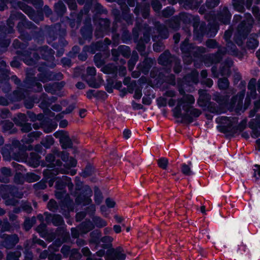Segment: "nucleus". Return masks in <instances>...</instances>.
Here are the masks:
<instances>
[{
	"label": "nucleus",
	"mask_w": 260,
	"mask_h": 260,
	"mask_svg": "<svg viewBox=\"0 0 260 260\" xmlns=\"http://www.w3.org/2000/svg\"><path fill=\"white\" fill-rule=\"evenodd\" d=\"M32 90L35 91L39 92L42 90V84L37 81L35 79L30 80L27 78L22 85L18 87V89L13 92L14 99L15 101H20L24 99V105L27 109H31L33 107L34 103H38L41 102V105L42 107H47L52 103L56 101L55 97L51 99L47 98V95L43 93L40 99L34 96L26 98L24 92L27 93L25 90Z\"/></svg>",
	"instance_id": "1"
},
{
	"label": "nucleus",
	"mask_w": 260,
	"mask_h": 260,
	"mask_svg": "<svg viewBox=\"0 0 260 260\" xmlns=\"http://www.w3.org/2000/svg\"><path fill=\"white\" fill-rule=\"evenodd\" d=\"M179 92L182 97L177 100V105L172 110L173 116L175 118H182L187 123H191L194 119L198 117L201 114V111L194 108L192 105L195 102V99L193 95L185 94L182 89H179Z\"/></svg>",
	"instance_id": "2"
},
{
	"label": "nucleus",
	"mask_w": 260,
	"mask_h": 260,
	"mask_svg": "<svg viewBox=\"0 0 260 260\" xmlns=\"http://www.w3.org/2000/svg\"><path fill=\"white\" fill-rule=\"evenodd\" d=\"M232 36V31L228 30L225 31L224 38L226 42V47L220 48L216 54H212L206 56L205 63L207 66H210L212 63H216L220 61L222 58V55L228 53L234 56H238L239 52L235 45L232 42H229Z\"/></svg>",
	"instance_id": "3"
},
{
	"label": "nucleus",
	"mask_w": 260,
	"mask_h": 260,
	"mask_svg": "<svg viewBox=\"0 0 260 260\" xmlns=\"http://www.w3.org/2000/svg\"><path fill=\"white\" fill-rule=\"evenodd\" d=\"M245 16V20H243L238 25L234 36V39L239 46L242 45L243 40H244L250 32L254 22L250 14H246Z\"/></svg>",
	"instance_id": "4"
},
{
	"label": "nucleus",
	"mask_w": 260,
	"mask_h": 260,
	"mask_svg": "<svg viewBox=\"0 0 260 260\" xmlns=\"http://www.w3.org/2000/svg\"><path fill=\"white\" fill-rule=\"evenodd\" d=\"M180 48L183 54V60L187 64L191 62L192 56L198 57L206 51V49L204 47H196L189 44V40L187 38L185 39L182 43Z\"/></svg>",
	"instance_id": "5"
},
{
	"label": "nucleus",
	"mask_w": 260,
	"mask_h": 260,
	"mask_svg": "<svg viewBox=\"0 0 260 260\" xmlns=\"http://www.w3.org/2000/svg\"><path fill=\"white\" fill-rule=\"evenodd\" d=\"M20 20L17 28L20 33L23 32L22 26L26 28H30L31 23L26 21L25 16L21 13L13 11L12 12L9 18L7 21V25L9 26V29L7 31L8 34L13 33L14 29H13L14 25V20Z\"/></svg>",
	"instance_id": "6"
},
{
	"label": "nucleus",
	"mask_w": 260,
	"mask_h": 260,
	"mask_svg": "<svg viewBox=\"0 0 260 260\" xmlns=\"http://www.w3.org/2000/svg\"><path fill=\"white\" fill-rule=\"evenodd\" d=\"M10 3L12 6L15 8H19L22 10L28 17L36 22L43 20L42 15H37L35 11L30 7L21 2H17L16 0H11Z\"/></svg>",
	"instance_id": "7"
},
{
	"label": "nucleus",
	"mask_w": 260,
	"mask_h": 260,
	"mask_svg": "<svg viewBox=\"0 0 260 260\" xmlns=\"http://www.w3.org/2000/svg\"><path fill=\"white\" fill-rule=\"evenodd\" d=\"M223 123L226 124L229 132L233 134L237 133L238 131L242 132L246 127V121L242 120L238 125L237 124L238 119L237 117H222Z\"/></svg>",
	"instance_id": "8"
},
{
	"label": "nucleus",
	"mask_w": 260,
	"mask_h": 260,
	"mask_svg": "<svg viewBox=\"0 0 260 260\" xmlns=\"http://www.w3.org/2000/svg\"><path fill=\"white\" fill-rule=\"evenodd\" d=\"M50 169H47L43 171V174L46 179H50L49 181V184L50 186H52L54 182V177L59 173L62 174H70L73 176L76 174V171L75 170H72L71 171H69L67 169H58V168H54L49 167Z\"/></svg>",
	"instance_id": "9"
},
{
	"label": "nucleus",
	"mask_w": 260,
	"mask_h": 260,
	"mask_svg": "<svg viewBox=\"0 0 260 260\" xmlns=\"http://www.w3.org/2000/svg\"><path fill=\"white\" fill-rule=\"evenodd\" d=\"M57 155L58 156H59L61 158L62 160L66 162V166H64V169L68 170L69 172L71 171L72 170H70L69 168L71 167H74L76 166L77 164V161L76 159L73 158V157H70L69 158V153L65 151H62L60 152H58L57 154ZM61 164V162L59 160H57L56 161V165L58 169H59L58 167H60V165ZM60 169H62V168H60Z\"/></svg>",
	"instance_id": "10"
},
{
	"label": "nucleus",
	"mask_w": 260,
	"mask_h": 260,
	"mask_svg": "<svg viewBox=\"0 0 260 260\" xmlns=\"http://www.w3.org/2000/svg\"><path fill=\"white\" fill-rule=\"evenodd\" d=\"M54 136L59 139L63 148H71L73 143L68 133L64 131H58L54 134Z\"/></svg>",
	"instance_id": "11"
},
{
	"label": "nucleus",
	"mask_w": 260,
	"mask_h": 260,
	"mask_svg": "<svg viewBox=\"0 0 260 260\" xmlns=\"http://www.w3.org/2000/svg\"><path fill=\"white\" fill-rule=\"evenodd\" d=\"M87 74L83 77L84 79L87 82L90 87L98 88L100 86V83L96 82L94 76L96 70L94 67H88L86 70Z\"/></svg>",
	"instance_id": "12"
},
{
	"label": "nucleus",
	"mask_w": 260,
	"mask_h": 260,
	"mask_svg": "<svg viewBox=\"0 0 260 260\" xmlns=\"http://www.w3.org/2000/svg\"><path fill=\"white\" fill-rule=\"evenodd\" d=\"M84 190L83 192L77 197L76 202L78 203H82L83 205L90 204L92 202L90 199L92 194V190L87 186L85 187Z\"/></svg>",
	"instance_id": "13"
},
{
	"label": "nucleus",
	"mask_w": 260,
	"mask_h": 260,
	"mask_svg": "<svg viewBox=\"0 0 260 260\" xmlns=\"http://www.w3.org/2000/svg\"><path fill=\"white\" fill-rule=\"evenodd\" d=\"M29 51L28 50L24 51L22 54V59L23 61L27 65H34L37 61L40 58V57L38 55L37 53L32 50Z\"/></svg>",
	"instance_id": "14"
},
{
	"label": "nucleus",
	"mask_w": 260,
	"mask_h": 260,
	"mask_svg": "<svg viewBox=\"0 0 260 260\" xmlns=\"http://www.w3.org/2000/svg\"><path fill=\"white\" fill-rule=\"evenodd\" d=\"M2 238L4 239L2 246L7 249L13 248L19 242V238L15 234L12 235H3Z\"/></svg>",
	"instance_id": "15"
},
{
	"label": "nucleus",
	"mask_w": 260,
	"mask_h": 260,
	"mask_svg": "<svg viewBox=\"0 0 260 260\" xmlns=\"http://www.w3.org/2000/svg\"><path fill=\"white\" fill-rule=\"evenodd\" d=\"M37 51L41 54L42 57L44 59L49 61L54 60V52L52 49L49 48L48 46H43Z\"/></svg>",
	"instance_id": "16"
},
{
	"label": "nucleus",
	"mask_w": 260,
	"mask_h": 260,
	"mask_svg": "<svg viewBox=\"0 0 260 260\" xmlns=\"http://www.w3.org/2000/svg\"><path fill=\"white\" fill-rule=\"evenodd\" d=\"M55 196L57 199H61L66 195V191L64 190L66 187V183L63 179V177L61 179L57 181L56 184Z\"/></svg>",
	"instance_id": "17"
},
{
	"label": "nucleus",
	"mask_w": 260,
	"mask_h": 260,
	"mask_svg": "<svg viewBox=\"0 0 260 260\" xmlns=\"http://www.w3.org/2000/svg\"><path fill=\"white\" fill-rule=\"evenodd\" d=\"M232 14L230 13L227 7H224L217 16L218 20L221 23L227 24L230 22Z\"/></svg>",
	"instance_id": "18"
},
{
	"label": "nucleus",
	"mask_w": 260,
	"mask_h": 260,
	"mask_svg": "<svg viewBox=\"0 0 260 260\" xmlns=\"http://www.w3.org/2000/svg\"><path fill=\"white\" fill-rule=\"evenodd\" d=\"M199 98L197 103L201 107H204L207 106L208 102L210 100V95L207 93V91L203 89L199 90Z\"/></svg>",
	"instance_id": "19"
},
{
	"label": "nucleus",
	"mask_w": 260,
	"mask_h": 260,
	"mask_svg": "<svg viewBox=\"0 0 260 260\" xmlns=\"http://www.w3.org/2000/svg\"><path fill=\"white\" fill-rule=\"evenodd\" d=\"M125 0H117V3L121 5V8L123 9V16L128 24H132L133 22L132 16L128 14L129 12V8L125 5Z\"/></svg>",
	"instance_id": "20"
},
{
	"label": "nucleus",
	"mask_w": 260,
	"mask_h": 260,
	"mask_svg": "<svg viewBox=\"0 0 260 260\" xmlns=\"http://www.w3.org/2000/svg\"><path fill=\"white\" fill-rule=\"evenodd\" d=\"M110 21L108 19H102L100 20V29H96L95 32V35L97 38H99L103 36L104 32L108 30L110 26Z\"/></svg>",
	"instance_id": "21"
},
{
	"label": "nucleus",
	"mask_w": 260,
	"mask_h": 260,
	"mask_svg": "<svg viewBox=\"0 0 260 260\" xmlns=\"http://www.w3.org/2000/svg\"><path fill=\"white\" fill-rule=\"evenodd\" d=\"M173 60H175L172 56H171L170 53L168 51H165L164 53L161 54L159 56L158 61V63L163 66H167Z\"/></svg>",
	"instance_id": "22"
},
{
	"label": "nucleus",
	"mask_w": 260,
	"mask_h": 260,
	"mask_svg": "<svg viewBox=\"0 0 260 260\" xmlns=\"http://www.w3.org/2000/svg\"><path fill=\"white\" fill-rule=\"evenodd\" d=\"M152 65V60L150 58H145L138 67L139 71L146 74Z\"/></svg>",
	"instance_id": "23"
},
{
	"label": "nucleus",
	"mask_w": 260,
	"mask_h": 260,
	"mask_svg": "<svg viewBox=\"0 0 260 260\" xmlns=\"http://www.w3.org/2000/svg\"><path fill=\"white\" fill-rule=\"evenodd\" d=\"M42 133L40 132H34L25 136L22 139L23 143L30 144L32 143L35 139H37L40 137Z\"/></svg>",
	"instance_id": "24"
},
{
	"label": "nucleus",
	"mask_w": 260,
	"mask_h": 260,
	"mask_svg": "<svg viewBox=\"0 0 260 260\" xmlns=\"http://www.w3.org/2000/svg\"><path fill=\"white\" fill-rule=\"evenodd\" d=\"M184 80L189 85H191V83H197L198 80V72L196 71H192L190 74H188L185 76Z\"/></svg>",
	"instance_id": "25"
},
{
	"label": "nucleus",
	"mask_w": 260,
	"mask_h": 260,
	"mask_svg": "<svg viewBox=\"0 0 260 260\" xmlns=\"http://www.w3.org/2000/svg\"><path fill=\"white\" fill-rule=\"evenodd\" d=\"M150 6L149 5H145L144 6H137L135 9L134 13L138 15L140 11H141L142 16L144 18H147L149 14Z\"/></svg>",
	"instance_id": "26"
},
{
	"label": "nucleus",
	"mask_w": 260,
	"mask_h": 260,
	"mask_svg": "<svg viewBox=\"0 0 260 260\" xmlns=\"http://www.w3.org/2000/svg\"><path fill=\"white\" fill-rule=\"evenodd\" d=\"M93 228L94 225L90 220L85 221L82 222L80 226H78V229H79L80 233L83 234L87 233Z\"/></svg>",
	"instance_id": "27"
},
{
	"label": "nucleus",
	"mask_w": 260,
	"mask_h": 260,
	"mask_svg": "<svg viewBox=\"0 0 260 260\" xmlns=\"http://www.w3.org/2000/svg\"><path fill=\"white\" fill-rule=\"evenodd\" d=\"M40 158V157L37 153L32 152L30 153V156L28 158L27 161L30 166H32L35 168L39 165Z\"/></svg>",
	"instance_id": "28"
},
{
	"label": "nucleus",
	"mask_w": 260,
	"mask_h": 260,
	"mask_svg": "<svg viewBox=\"0 0 260 260\" xmlns=\"http://www.w3.org/2000/svg\"><path fill=\"white\" fill-rule=\"evenodd\" d=\"M0 174V181L7 183L9 181L8 177L12 176L11 171L10 169L4 167L1 169Z\"/></svg>",
	"instance_id": "29"
},
{
	"label": "nucleus",
	"mask_w": 260,
	"mask_h": 260,
	"mask_svg": "<svg viewBox=\"0 0 260 260\" xmlns=\"http://www.w3.org/2000/svg\"><path fill=\"white\" fill-rule=\"evenodd\" d=\"M233 62L230 59H227L225 60L223 66L220 70L222 76L229 75L230 74V68L233 66Z\"/></svg>",
	"instance_id": "30"
},
{
	"label": "nucleus",
	"mask_w": 260,
	"mask_h": 260,
	"mask_svg": "<svg viewBox=\"0 0 260 260\" xmlns=\"http://www.w3.org/2000/svg\"><path fill=\"white\" fill-rule=\"evenodd\" d=\"M39 78L40 81L45 83L47 82L48 80L53 79L54 78L57 80H60L62 78V75L61 73H58L56 76H53L52 77L51 75H48L46 74L43 73L40 74Z\"/></svg>",
	"instance_id": "31"
},
{
	"label": "nucleus",
	"mask_w": 260,
	"mask_h": 260,
	"mask_svg": "<svg viewBox=\"0 0 260 260\" xmlns=\"http://www.w3.org/2000/svg\"><path fill=\"white\" fill-rule=\"evenodd\" d=\"M54 11L59 16H62L66 12L67 8L65 5L61 1L54 5Z\"/></svg>",
	"instance_id": "32"
},
{
	"label": "nucleus",
	"mask_w": 260,
	"mask_h": 260,
	"mask_svg": "<svg viewBox=\"0 0 260 260\" xmlns=\"http://www.w3.org/2000/svg\"><path fill=\"white\" fill-rule=\"evenodd\" d=\"M244 0H233V5L234 9L239 12H244Z\"/></svg>",
	"instance_id": "33"
},
{
	"label": "nucleus",
	"mask_w": 260,
	"mask_h": 260,
	"mask_svg": "<svg viewBox=\"0 0 260 260\" xmlns=\"http://www.w3.org/2000/svg\"><path fill=\"white\" fill-rule=\"evenodd\" d=\"M63 179L64 180L66 183V186L68 187L69 190L71 192V193L74 195L75 196H77L78 194V192L77 190H80V189L78 187L76 189V191H73V189L74 187V185L71 182V179L70 178H69L67 176H63Z\"/></svg>",
	"instance_id": "34"
},
{
	"label": "nucleus",
	"mask_w": 260,
	"mask_h": 260,
	"mask_svg": "<svg viewBox=\"0 0 260 260\" xmlns=\"http://www.w3.org/2000/svg\"><path fill=\"white\" fill-rule=\"evenodd\" d=\"M117 70V67L113 64H108L101 69V71L106 74H114Z\"/></svg>",
	"instance_id": "35"
},
{
	"label": "nucleus",
	"mask_w": 260,
	"mask_h": 260,
	"mask_svg": "<svg viewBox=\"0 0 260 260\" xmlns=\"http://www.w3.org/2000/svg\"><path fill=\"white\" fill-rule=\"evenodd\" d=\"M256 36L254 37H250L247 41V47L249 49H254L258 46V41L255 38Z\"/></svg>",
	"instance_id": "36"
},
{
	"label": "nucleus",
	"mask_w": 260,
	"mask_h": 260,
	"mask_svg": "<svg viewBox=\"0 0 260 260\" xmlns=\"http://www.w3.org/2000/svg\"><path fill=\"white\" fill-rule=\"evenodd\" d=\"M81 32L85 39L90 38L92 35V29L90 26H87L81 29Z\"/></svg>",
	"instance_id": "37"
},
{
	"label": "nucleus",
	"mask_w": 260,
	"mask_h": 260,
	"mask_svg": "<svg viewBox=\"0 0 260 260\" xmlns=\"http://www.w3.org/2000/svg\"><path fill=\"white\" fill-rule=\"evenodd\" d=\"M191 166V162H189L188 165H186L185 164H183L181 166V172L182 173L187 176L191 175L193 173L191 170L190 166Z\"/></svg>",
	"instance_id": "38"
},
{
	"label": "nucleus",
	"mask_w": 260,
	"mask_h": 260,
	"mask_svg": "<svg viewBox=\"0 0 260 260\" xmlns=\"http://www.w3.org/2000/svg\"><path fill=\"white\" fill-rule=\"evenodd\" d=\"M118 50L120 53L124 57H128L131 54L129 48L125 45H121L118 47Z\"/></svg>",
	"instance_id": "39"
},
{
	"label": "nucleus",
	"mask_w": 260,
	"mask_h": 260,
	"mask_svg": "<svg viewBox=\"0 0 260 260\" xmlns=\"http://www.w3.org/2000/svg\"><path fill=\"white\" fill-rule=\"evenodd\" d=\"M27 120L26 116L24 114L22 113L18 114L17 117H15L14 119V122L18 125L25 123Z\"/></svg>",
	"instance_id": "40"
},
{
	"label": "nucleus",
	"mask_w": 260,
	"mask_h": 260,
	"mask_svg": "<svg viewBox=\"0 0 260 260\" xmlns=\"http://www.w3.org/2000/svg\"><path fill=\"white\" fill-rule=\"evenodd\" d=\"M93 221L98 228H103L106 226L107 224V222L105 220L99 217H94L93 218Z\"/></svg>",
	"instance_id": "41"
},
{
	"label": "nucleus",
	"mask_w": 260,
	"mask_h": 260,
	"mask_svg": "<svg viewBox=\"0 0 260 260\" xmlns=\"http://www.w3.org/2000/svg\"><path fill=\"white\" fill-rule=\"evenodd\" d=\"M123 250L120 247H117L114 252V255L118 260H124L126 255L124 253H122Z\"/></svg>",
	"instance_id": "42"
},
{
	"label": "nucleus",
	"mask_w": 260,
	"mask_h": 260,
	"mask_svg": "<svg viewBox=\"0 0 260 260\" xmlns=\"http://www.w3.org/2000/svg\"><path fill=\"white\" fill-rule=\"evenodd\" d=\"M218 87L221 89H225L229 86V82L227 78H220L218 81Z\"/></svg>",
	"instance_id": "43"
},
{
	"label": "nucleus",
	"mask_w": 260,
	"mask_h": 260,
	"mask_svg": "<svg viewBox=\"0 0 260 260\" xmlns=\"http://www.w3.org/2000/svg\"><path fill=\"white\" fill-rule=\"evenodd\" d=\"M40 177L34 173H28L25 176V180L28 182H34L38 181Z\"/></svg>",
	"instance_id": "44"
},
{
	"label": "nucleus",
	"mask_w": 260,
	"mask_h": 260,
	"mask_svg": "<svg viewBox=\"0 0 260 260\" xmlns=\"http://www.w3.org/2000/svg\"><path fill=\"white\" fill-rule=\"evenodd\" d=\"M165 81L171 85L175 84V76L173 74H170L169 72H166L165 74Z\"/></svg>",
	"instance_id": "45"
},
{
	"label": "nucleus",
	"mask_w": 260,
	"mask_h": 260,
	"mask_svg": "<svg viewBox=\"0 0 260 260\" xmlns=\"http://www.w3.org/2000/svg\"><path fill=\"white\" fill-rule=\"evenodd\" d=\"M249 126L251 129L255 128H260V117L251 120L249 122Z\"/></svg>",
	"instance_id": "46"
},
{
	"label": "nucleus",
	"mask_w": 260,
	"mask_h": 260,
	"mask_svg": "<svg viewBox=\"0 0 260 260\" xmlns=\"http://www.w3.org/2000/svg\"><path fill=\"white\" fill-rule=\"evenodd\" d=\"M42 144L46 148H49L54 144V139L51 136H47Z\"/></svg>",
	"instance_id": "47"
},
{
	"label": "nucleus",
	"mask_w": 260,
	"mask_h": 260,
	"mask_svg": "<svg viewBox=\"0 0 260 260\" xmlns=\"http://www.w3.org/2000/svg\"><path fill=\"white\" fill-rule=\"evenodd\" d=\"M58 88V84L55 83L52 85L47 84L44 86V88L46 91L50 92L52 94H54Z\"/></svg>",
	"instance_id": "48"
},
{
	"label": "nucleus",
	"mask_w": 260,
	"mask_h": 260,
	"mask_svg": "<svg viewBox=\"0 0 260 260\" xmlns=\"http://www.w3.org/2000/svg\"><path fill=\"white\" fill-rule=\"evenodd\" d=\"M21 255L20 252L16 251L15 252H9L7 256V260H18L19 257Z\"/></svg>",
	"instance_id": "49"
},
{
	"label": "nucleus",
	"mask_w": 260,
	"mask_h": 260,
	"mask_svg": "<svg viewBox=\"0 0 260 260\" xmlns=\"http://www.w3.org/2000/svg\"><path fill=\"white\" fill-rule=\"evenodd\" d=\"M52 222L55 226L60 225L63 222V219L59 215H54L52 217Z\"/></svg>",
	"instance_id": "50"
},
{
	"label": "nucleus",
	"mask_w": 260,
	"mask_h": 260,
	"mask_svg": "<svg viewBox=\"0 0 260 260\" xmlns=\"http://www.w3.org/2000/svg\"><path fill=\"white\" fill-rule=\"evenodd\" d=\"M25 180L23 175L21 173H16L14 176V182L18 184H22Z\"/></svg>",
	"instance_id": "51"
},
{
	"label": "nucleus",
	"mask_w": 260,
	"mask_h": 260,
	"mask_svg": "<svg viewBox=\"0 0 260 260\" xmlns=\"http://www.w3.org/2000/svg\"><path fill=\"white\" fill-rule=\"evenodd\" d=\"M138 56L137 55V54H136L135 56L133 55L132 56V57H131V58L129 60V61L128 62V69L130 71H132L134 69V66H135L137 61L138 60Z\"/></svg>",
	"instance_id": "52"
},
{
	"label": "nucleus",
	"mask_w": 260,
	"mask_h": 260,
	"mask_svg": "<svg viewBox=\"0 0 260 260\" xmlns=\"http://www.w3.org/2000/svg\"><path fill=\"white\" fill-rule=\"evenodd\" d=\"M220 3V0H207L206 5L209 9H212L217 6Z\"/></svg>",
	"instance_id": "53"
},
{
	"label": "nucleus",
	"mask_w": 260,
	"mask_h": 260,
	"mask_svg": "<svg viewBox=\"0 0 260 260\" xmlns=\"http://www.w3.org/2000/svg\"><path fill=\"white\" fill-rule=\"evenodd\" d=\"M174 13V10L172 7H167L162 12V14L165 17H169Z\"/></svg>",
	"instance_id": "54"
},
{
	"label": "nucleus",
	"mask_w": 260,
	"mask_h": 260,
	"mask_svg": "<svg viewBox=\"0 0 260 260\" xmlns=\"http://www.w3.org/2000/svg\"><path fill=\"white\" fill-rule=\"evenodd\" d=\"M158 166L162 169H166L168 165V160L164 157L159 159L157 161Z\"/></svg>",
	"instance_id": "55"
},
{
	"label": "nucleus",
	"mask_w": 260,
	"mask_h": 260,
	"mask_svg": "<svg viewBox=\"0 0 260 260\" xmlns=\"http://www.w3.org/2000/svg\"><path fill=\"white\" fill-rule=\"evenodd\" d=\"M48 208L52 211H55L57 209V204L55 201L50 200L48 203Z\"/></svg>",
	"instance_id": "56"
},
{
	"label": "nucleus",
	"mask_w": 260,
	"mask_h": 260,
	"mask_svg": "<svg viewBox=\"0 0 260 260\" xmlns=\"http://www.w3.org/2000/svg\"><path fill=\"white\" fill-rule=\"evenodd\" d=\"M47 185L46 182L43 181H41L37 183L34 185V188L36 190H39L40 189H44L46 188Z\"/></svg>",
	"instance_id": "57"
},
{
	"label": "nucleus",
	"mask_w": 260,
	"mask_h": 260,
	"mask_svg": "<svg viewBox=\"0 0 260 260\" xmlns=\"http://www.w3.org/2000/svg\"><path fill=\"white\" fill-rule=\"evenodd\" d=\"M151 5L153 9L156 12H158L161 8V5L158 0H153Z\"/></svg>",
	"instance_id": "58"
},
{
	"label": "nucleus",
	"mask_w": 260,
	"mask_h": 260,
	"mask_svg": "<svg viewBox=\"0 0 260 260\" xmlns=\"http://www.w3.org/2000/svg\"><path fill=\"white\" fill-rule=\"evenodd\" d=\"M200 32H199V30H198L197 28L194 29V36L196 37V39H198L200 38H202L204 34V31H203V25H201L200 27Z\"/></svg>",
	"instance_id": "59"
},
{
	"label": "nucleus",
	"mask_w": 260,
	"mask_h": 260,
	"mask_svg": "<svg viewBox=\"0 0 260 260\" xmlns=\"http://www.w3.org/2000/svg\"><path fill=\"white\" fill-rule=\"evenodd\" d=\"M28 3H31L36 8H40L43 6V2L42 0H23Z\"/></svg>",
	"instance_id": "60"
},
{
	"label": "nucleus",
	"mask_w": 260,
	"mask_h": 260,
	"mask_svg": "<svg viewBox=\"0 0 260 260\" xmlns=\"http://www.w3.org/2000/svg\"><path fill=\"white\" fill-rule=\"evenodd\" d=\"M68 5V7L70 10H76L77 5L75 2V0H63Z\"/></svg>",
	"instance_id": "61"
},
{
	"label": "nucleus",
	"mask_w": 260,
	"mask_h": 260,
	"mask_svg": "<svg viewBox=\"0 0 260 260\" xmlns=\"http://www.w3.org/2000/svg\"><path fill=\"white\" fill-rule=\"evenodd\" d=\"M103 197L101 192L98 190L95 191L94 193V201L96 204H100L102 202Z\"/></svg>",
	"instance_id": "62"
},
{
	"label": "nucleus",
	"mask_w": 260,
	"mask_h": 260,
	"mask_svg": "<svg viewBox=\"0 0 260 260\" xmlns=\"http://www.w3.org/2000/svg\"><path fill=\"white\" fill-rule=\"evenodd\" d=\"M34 219H26L24 222V226L26 231L29 230L32 226Z\"/></svg>",
	"instance_id": "63"
},
{
	"label": "nucleus",
	"mask_w": 260,
	"mask_h": 260,
	"mask_svg": "<svg viewBox=\"0 0 260 260\" xmlns=\"http://www.w3.org/2000/svg\"><path fill=\"white\" fill-rule=\"evenodd\" d=\"M253 171H254L253 176L256 179H258L260 177V166L258 165H254Z\"/></svg>",
	"instance_id": "64"
}]
</instances>
